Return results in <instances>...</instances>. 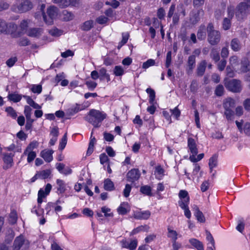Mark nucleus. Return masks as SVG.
Instances as JSON below:
<instances>
[{"label": "nucleus", "instance_id": "obj_26", "mask_svg": "<svg viewBox=\"0 0 250 250\" xmlns=\"http://www.w3.org/2000/svg\"><path fill=\"white\" fill-rule=\"evenodd\" d=\"M189 242L197 250H204L202 243L197 239L192 238L189 240Z\"/></svg>", "mask_w": 250, "mask_h": 250}, {"label": "nucleus", "instance_id": "obj_52", "mask_svg": "<svg viewBox=\"0 0 250 250\" xmlns=\"http://www.w3.org/2000/svg\"><path fill=\"white\" fill-rule=\"evenodd\" d=\"M206 238L207 240L210 242L211 246L210 247H212L213 248H215V241L214 240L210 234V233L208 231H206Z\"/></svg>", "mask_w": 250, "mask_h": 250}, {"label": "nucleus", "instance_id": "obj_47", "mask_svg": "<svg viewBox=\"0 0 250 250\" xmlns=\"http://www.w3.org/2000/svg\"><path fill=\"white\" fill-rule=\"evenodd\" d=\"M49 33L53 37H59L62 35V31L57 28H53L49 31Z\"/></svg>", "mask_w": 250, "mask_h": 250}, {"label": "nucleus", "instance_id": "obj_37", "mask_svg": "<svg viewBox=\"0 0 250 250\" xmlns=\"http://www.w3.org/2000/svg\"><path fill=\"white\" fill-rule=\"evenodd\" d=\"M197 154H192L189 156V160L191 162L195 163L200 161L202 159L204 156V153H201L198 155L196 157Z\"/></svg>", "mask_w": 250, "mask_h": 250}, {"label": "nucleus", "instance_id": "obj_9", "mask_svg": "<svg viewBox=\"0 0 250 250\" xmlns=\"http://www.w3.org/2000/svg\"><path fill=\"white\" fill-rule=\"evenodd\" d=\"M225 85L227 89L233 92H240L242 90L241 82L236 79L226 81Z\"/></svg>", "mask_w": 250, "mask_h": 250}, {"label": "nucleus", "instance_id": "obj_27", "mask_svg": "<svg viewBox=\"0 0 250 250\" xmlns=\"http://www.w3.org/2000/svg\"><path fill=\"white\" fill-rule=\"evenodd\" d=\"M230 47L234 51L240 50L241 48V44L239 40L237 38L232 39L230 42Z\"/></svg>", "mask_w": 250, "mask_h": 250}, {"label": "nucleus", "instance_id": "obj_58", "mask_svg": "<svg viewBox=\"0 0 250 250\" xmlns=\"http://www.w3.org/2000/svg\"><path fill=\"white\" fill-rule=\"evenodd\" d=\"M31 112L32 109L29 106L25 105L24 106V113L26 117H28V118H29V117H31Z\"/></svg>", "mask_w": 250, "mask_h": 250}, {"label": "nucleus", "instance_id": "obj_55", "mask_svg": "<svg viewBox=\"0 0 250 250\" xmlns=\"http://www.w3.org/2000/svg\"><path fill=\"white\" fill-rule=\"evenodd\" d=\"M170 111L173 116H174L176 119H178L181 114L180 110L178 108V107H175L173 109H170Z\"/></svg>", "mask_w": 250, "mask_h": 250}, {"label": "nucleus", "instance_id": "obj_31", "mask_svg": "<svg viewBox=\"0 0 250 250\" xmlns=\"http://www.w3.org/2000/svg\"><path fill=\"white\" fill-rule=\"evenodd\" d=\"M104 188L106 190L111 191L114 189V185L109 179H106L104 181Z\"/></svg>", "mask_w": 250, "mask_h": 250}, {"label": "nucleus", "instance_id": "obj_12", "mask_svg": "<svg viewBox=\"0 0 250 250\" xmlns=\"http://www.w3.org/2000/svg\"><path fill=\"white\" fill-rule=\"evenodd\" d=\"M31 23L29 19H24L20 21L17 34L19 36L26 34L28 30V27Z\"/></svg>", "mask_w": 250, "mask_h": 250}, {"label": "nucleus", "instance_id": "obj_14", "mask_svg": "<svg viewBox=\"0 0 250 250\" xmlns=\"http://www.w3.org/2000/svg\"><path fill=\"white\" fill-rule=\"evenodd\" d=\"M140 175V172L138 169H132L129 171L127 173V181L129 182L133 183L135 181L138 180Z\"/></svg>", "mask_w": 250, "mask_h": 250}, {"label": "nucleus", "instance_id": "obj_42", "mask_svg": "<svg viewBox=\"0 0 250 250\" xmlns=\"http://www.w3.org/2000/svg\"><path fill=\"white\" fill-rule=\"evenodd\" d=\"M8 98L9 100L13 101L14 102H18L21 101V96L18 94H9Z\"/></svg>", "mask_w": 250, "mask_h": 250}, {"label": "nucleus", "instance_id": "obj_5", "mask_svg": "<svg viewBox=\"0 0 250 250\" xmlns=\"http://www.w3.org/2000/svg\"><path fill=\"white\" fill-rule=\"evenodd\" d=\"M250 11V5L247 2L240 3L236 8L235 16L238 21L244 20Z\"/></svg>", "mask_w": 250, "mask_h": 250}, {"label": "nucleus", "instance_id": "obj_59", "mask_svg": "<svg viewBox=\"0 0 250 250\" xmlns=\"http://www.w3.org/2000/svg\"><path fill=\"white\" fill-rule=\"evenodd\" d=\"M108 19L104 16H101L97 18L96 21L99 24H104L107 21Z\"/></svg>", "mask_w": 250, "mask_h": 250}, {"label": "nucleus", "instance_id": "obj_64", "mask_svg": "<svg viewBox=\"0 0 250 250\" xmlns=\"http://www.w3.org/2000/svg\"><path fill=\"white\" fill-rule=\"evenodd\" d=\"M243 130L246 135H250V123H246L245 124Z\"/></svg>", "mask_w": 250, "mask_h": 250}, {"label": "nucleus", "instance_id": "obj_30", "mask_svg": "<svg viewBox=\"0 0 250 250\" xmlns=\"http://www.w3.org/2000/svg\"><path fill=\"white\" fill-rule=\"evenodd\" d=\"M37 173L39 179H45L50 176L51 171L49 169H46L38 171Z\"/></svg>", "mask_w": 250, "mask_h": 250}, {"label": "nucleus", "instance_id": "obj_35", "mask_svg": "<svg viewBox=\"0 0 250 250\" xmlns=\"http://www.w3.org/2000/svg\"><path fill=\"white\" fill-rule=\"evenodd\" d=\"M208 165L210 171L211 172L212 169L215 167L217 165V156L216 155H213L209 159Z\"/></svg>", "mask_w": 250, "mask_h": 250}, {"label": "nucleus", "instance_id": "obj_56", "mask_svg": "<svg viewBox=\"0 0 250 250\" xmlns=\"http://www.w3.org/2000/svg\"><path fill=\"white\" fill-rule=\"evenodd\" d=\"M205 64V63H200L198 67L197 73L198 75L202 76L203 75L206 68Z\"/></svg>", "mask_w": 250, "mask_h": 250}, {"label": "nucleus", "instance_id": "obj_17", "mask_svg": "<svg viewBox=\"0 0 250 250\" xmlns=\"http://www.w3.org/2000/svg\"><path fill=\"white\" fill-rule=\"evenodd\" d=\"M188 147L190 152L193 154H197L198 148L195 140L191 137L188 139Z\"/></svg>", "mask_w": 250, "mask_h": 250}, {"label": "nucleus", "instance_id": "obj_15", "mask_svg": "<svg viewBox=\"0 0 250 250\" xmlns=\"http://www.w3.org/2000/svg\"><path fill=\"white\" fill-rule=\"evenodd\" d=\"M122 247L129 250H134L138 245L137 239L123 240L121 242Z\"/></svg>", "mask_w": 250, "mask_h": 250}, {"label": "nucleus", "instance_id": "obj_39", "mask_svg": "<svg viewBox=\"0 0 250 250\" xmlns=\"http://www.w3.org/2000/svg\"><path fill=\"white\" fill-rule=\"evenodd\" d=\"M114 74L116 76H121L125 73V69L121 66H116L113 70Z\"/></svg>", "mask_w": 250, "mask_h": 250}, {"label": "nucleus", "instance_id": "obj_16", "mask_svg": "<svg viewBox=\"0 0 250 250\" xmlns=\"http://www.w3.org/2000/svg\"><path fill=\"white\" fill-rule=\"evenodd\" d=\"M13 156L14 154L12 153H6L3 155V160L4 162V165L3 168L4 169H7L12 167L13 164Z\"/></svg>", "mask_w": 250, "mask_h": 250}, {"label": "nucleus", "instance_id": "obj_53", "mask_svg": "<svg viewBox=\"0 0 250 250\" xmlns=\"http://www.w3.org/2000/svg\"><path fill=\"white\" fill-rule=\"evenodd\" d=\"M224 91V89L223 86L222 85H218L215 89V94L217 96H221L223 94Z\"/></svg>", "mask_w": 250, "mask_h": 250}, {"label": "nucleus", "instance_id": "obj_2", "mask_svg": "<svg viewBox=\"0 0 250 250\" xmlns=\"http://www.w3.org/2000/svg\"><path fill=\"white\" fill-rule=\"evenodd\" d=\"M180 14H182L183 16H186V11L183 4H180L178 5L176 11L175 5L173 4L169 8L167 14V18H171L172 17L173 23L176 24L179 22Z\"/></svg>", "mask_w": 250, "mask_h": 250}, {"label": "nucleus", "instance_id": "obj_28", "mask_svg": "<svg viewBox=\"0 0 250 250\" xmlns=\"http://www.w3.org/2000/svg\"><path fill=\"white\" fill-rule=\"evenodd\" d=\"M165 170L161 166H157L155 167L154 174L157 179L161 180L163 178L165 174Z\"/></svg>", "mask_w": 250, "mask_h": 250}, {"label": "nucleus", "instance_id": "obj_48", "mask_svg": "<svg viewBox=\"0 0 250 250\" xmlns=\"http://www.w3.org/2000/svg\"><path fill=\"white\" fill-rule=\"evenodd\" d=\"M31 87V91L34 93L40 94L42 91V86L40 84H32Z\"/></svg>", "mask_w": 250, "mask_h": 250}, {"label": "nucleus", "instance_id": "obj_50", "mask_svg": "<svg viewBox=\"0 0 250 250\" xmlns=\"http://www.w3.org/2000/svg\"><path fill=\"white\" fill-rule=\"evenodd\" d=\"M52 1L57 4L59 6L62 7V8L66 7L68 6V2L67 0H52Z\"/></svg>", "mask_w": 250, "mask_h": 250}, {"label": "nucleus", "instance_id": "obj_32", "mask_svg": "<svg viewBox=\"0 0 250 250\" xmlns=\"http://www.w3.org/2000/svg\"><path fill=\"white\" fill-rule=\"evenodd\" d=\"M151 191V188L147 185L143 186L140 188V192L147 196H151L152 195Z\"/></svg>", "mask_w": 250, "mask_h": 250}, {"label": "nucleus", "instance_id": "obj_45", "mask_svg": "<svg viewBox=\"0 0 250 250\" xmlns=\"http://www.w3.org/2000/svg\"><path fill=\"white\" fill-rule=\"evenodd\" d=\"M67 144V133H65L61 140L59 144V149L63 150Z\"/></svg>", "mask_w": 250, "mask_h": 250}, {"label": "nucleus", "instance_id": "obj_6", "mask_svg": "<svg viewBox=\"0 0 250 250\" xmlns=\"http://www.w3.org/2000/svg\"><path fill=\"white\" fill-rule=\"evenodd\" d=\"M17 29V25L14 22H7L0 18V34H13Z\"/></svg>", "mask_w": 250, "mask_h": 250}, {"label": "nucleus", "instance_id": "obj_21", "mask_svg": "<svg viewBox=\"0 0 250 250\" xmlns=\"http://www.w3.org/2000/svg\"><path fill=\"white\" fill-rule=\"evenodd\" d=\"M167 237L171 239L172 241H176L178 237H181V235L173 229L172 227H168L167 228Z\"/></svg>", "mask_w": 250, "mask_h": 250}, {"label": "nucleus", "instance_id": "obj_4", "mask_svg": "<svg viewBox=\"0 0 250 250\" xmlns=\"http://www.w3.org/2000/svg\"><path fill=\"white\" fill-rule=\"evenodd\" d=\"M208 32V41L212 45L218 44L221 38L220 33L214 30L213 25L212 23H209L207 27Z\"/></svg>", "mask_w": 250, "mask_h": 250}, {"label": "nucleus", "instance_id": "obj_40", "mask_svg": "<svg viewBox=\"0 0 250 250\" xmlns=\"http://www.w3.org/2000/svg\"><path fill=\"white\" fill-rule=\"evenodd\" d=\"M210 56L212 58L213 60L215 62H218L220 60L219 54L216 49L213 48L211 50Z\"/></svg>", "mask_w": 250, "mask_h": 250}, {"label": "nucleus", "instance_id": "obj_10", "mask_svg": "<svg viewBox=\"0 0 250 250\" xmlns=\"http://www.w3.org/2000/svg\"><path fill=\"white\" fill-rule=\"evenodd\" d=\"M234 7L232 5H229L227 7L228 17L224 18L223 22V28L224 30L229 29L231 25L230 20L234 15Z\"/></svg>", "mask_w": 250, "mask_h": 250}, {"label": "nucleus", "instance_id": "obj_44", "mask_svg": "<svg viewBox=\"0 0 250 250\" xmlns=\"http://www.w3.org/2000/svg\"><path fill=\"white\" fill-rule=\"evenodd\" d=\"M5 111L7 113L8 115L13 118L16 119L17 117V114L16 111L11 106L6 108Z\"/></svg>", "mask_w": 250, "mask_h": 250}, {"label": "nucleus", "instance_id": "obj_13", "mask_svg": "<svg viewBox=\"0 0 250 250\" xmlns=\"http://www.w3.org/2000/svg\"><path fill=\"white\" fill-rule=\"evenodd\" d=\"M203 15L204 10L202 9L192 11L190 14V22L192 24H196L200 21V17Z\"/></svg>", "mask_w": 250, "mask_h": 250}, {"label": "nucleus", "instance_id": "obj_34", "mask_svg": "<svg viewBox=\"0 0 250 250\" xmlns=\"http://www.w3.org/2000/svg\"><path fill=\"white\" fill-rule=\"evenodd\" d=\"M235 105V101L232 98H228L224 103L225 109H232Z\"/></svg>", "mask_w": 250, "mask_h": 250}, {"label": "nucleus", "instance_id": "obj_29", "mask_svg": "<svg viewBox=\"0 0 250 250\" xmlns=\"http://www.w3.org/2000/svg\"><path fill=\"white\" fill-rule=\"evenodd\" d=\"M100 79L101 81L106 80L107 82L110 81L109 75L106 73V70L104 68H102L100 70Z\"/></svg>", "mask_w": 250, "mask_h": 250}, {"label": "nucleus", "instance_id": "obj_63", "mask_svg": "<svg viewBox=\"0 0 250 250\" xmlns=\"http://www.w3.org/2000/svg\"><path fill=\"white\" fill-rule=\"evenodd\" d=\"M133 122L134 124L138 125L139 127L143 125V121L139 115H136L135 116V118L133 120Z\"/></svg>", "mask_w": 250, "mask_h": 250}, {"label": "nucleus", "instance_id": "obj_3", "mask_svg": "<svg viewBox=\"0 0 250 250\" xmlns=\"http://www.w3.org/2000/svg\"><path fill=\"white\" fill-rule=\"evenodd\" d=\"M33 6V2L30 0H22L19 3L13 4L11 10L16 13H23L31 10Z\"/></svg>", "mask_w": 250, "mask_h": 250}, {"label": "nucleus", "instance_id": "obj_23", "mask_svg": "<svg viewBox=\"0 0 250 250\" xmlns=\"http://www.w3.org/2000/svg\"><path fill=\"white\" fill-rule=\"evenodd\" d=\"M206 28L204 25H201L199 26L197 31V36L198 39L203 40L206 37Z\"/></svg>", "mask_w": 250, "mask_h": 250}, {"label": "nucleus", "instance_id": "obj_18", "mask_svg": "<svg viewBox=\"0 0 250 250\" xmlns=\"http://www.w3.org/2000/svg\"><path fill=\"white\" fill-rule=\"evenodd\" d=\"M54 151L52 149H44L41 152L40 156L46 162L49 163L53 160L52 154Z\"/></svg>", "mask_w": 250, "mask_h": 250}, {"label": "nucleus", "instance_id": "obj_51", "mask_svg": "<svg viewBox=\"0 0 250 250\" xmlns=\"http://www.w3.org/2000/svg\"><path fill=\"white\" fill-rule=\"evenodd\" d=\"M129 37V35L128 33H123L122 34V40L121 42L119 43V44L118 46V48L119 49L121 46L124 45L126 43Z\"/></svg>", "mask_w": 250, "mask_h": 250}, {"label": "nucleus", "instance_id": "obj_25", "mask_svg": "<svg viewBox=\"0 0 250 250\" xmlns=\"http://www.w3.org/2000/svg\"><path fill=\"white\" fill-rule=\"evenodd\" d=\"M56 183L57 185V191L60 193H63L66 188V184L65 182L61 179H57L56 180Z\"/></svg>", "mask_w": 250, "mask_h": 250}, {"label": "nucleus", "instance_id": "obj_46", "mask_svg": "<svg viewBox=\"0 0 250 250\" xmlns=\"http://www.w3.org/2000/svg\"><path fill=\"white\" fill-rule=\"evenodd\" d=\"M23 155L27 156V161L29 163L32 162L36 157V153L35 151H29Z\"/></svg>", "mask_w": 250, "mask_h": 250}, {"label": "nucleus", "instance_id": "obj_43", "mask_svg": "<svg viewBox=\"0 0 250 250\" xmlns=\"http://www.w3.org/2000/svg\"><path fill=\"white\" fill-rule=\"evenodd\" d=\"M146 91L147 93L149 95V103L152 104L155 100V93L154 90L150 88H148L146 89Z\"/></svg>", "mask_w": 250, "mask_h": 250}, {"label": "nucleus", "instance_id": "obj_8", "mask_svg": "<svg viewBox=\"0 0 250 250\" xmlns=\"http://www.w3.org/2000/svg\"><path fill=\"white\" fill-rule=\"evenodd\" d=\"M47 13L48 18L45 14L43 17V21L47 24H52L58 15V9L55 6H50L47 8Z\"/></svg>", "mask_w": 250, "mask_h": 250}, {"label": "nucleus", "instance_id": "obj_20", "mask_svg": "<svg viewBox=\"0 0 250 250\" xmlns=\"http://www.w3.org/2000/svg\"><path fill=\"white\" fill-rule=\"evenodd\" d=\"M43 33V30L41 28H31L29 29L26 34L31 37L39 38Z\"/></svg>", "mask_w": 250, "mask_h": 250}, {"label": "nucleus", "instance_id": "obj_38", "mask_svg": "<svg viewBox=\"0 0 250 250\" xmlns=\"http://www.w3.org/2000/svg\"><path fill=\"white\" fill-rule=\"evenodd\" d=\"M62 17L64 21H69L72 20L74 16L71 12L67 10H64L62 12Z\"/></svg>", "mask_w": 250, "mask_h": 250}, {"label": "nucleus", "instance_id": "obj_7", "mask_svg": "<svg viewBox=\"0 0 250 250\" xmlns=\"http://www.w3.org/2000/svg\"><path fill=\"white\" fill-rule=\"evenodd\" d=\"M29 246V242L23 235L16 238L13 244V250H26Z\"/></svg>", "mask_w": 250, "mask_h": 250}, {"label": "nucleus", "instance_id": "obj_57", "mask_svg": "<svg viewBox=\"0 0 250 250\" xmlns=\"http://www.w3.org/2000/svg\"><path fill=\"white\" fill-rule=\"evenodd\" d=\"M225 115L228 120H231L233 115L232 109H225Z\"/></svg>", "mask_w": 250, "mask_h": 250}, {"label": "nucleus", "instance_id": "obj_33", "mask_svg": "<svg viewBox=\"0 0 250 250\" xmlns=\"http://www.w3.org/2000/svg\"><path fill=\"white\" fill-rule=\"evenodd\" d=\"M96 140L94 137L90 136V142L89 143L88 148L87 151V155H90L94 150V145L96 143Z\"/></svg>", "mask_w": 250, "mask_h": 250}, {"label": "nucleus", "instance_id": "obj_62", "mask_svg": "<svg viewBox=\"0 0 250 250\" xmlns=\"http://www.w3.org/2000/svg\"><path fill=\"white\" fill-rule=\"evenodd\" d=\"M100 163L103 165L109 161L107 156L105 153H102L100 155Z\"/></svg>", "mask_w": 250, "mask_h": 250}, {"label": "nucleus", "instance_id": "obj_60", "mask_svg": "<svg viewBox=\"0 0 250 250\" xmlns=\"http://www.w3.org/2000/svg\"><path fill=\"white\" fill-rule=\"evenodd\" d=\"M131 189V187L129 184H126L125 185V188L124 190V195L125 197H127L129 195V193L130 192Z\"/></svg>", "mask_w": 250, "mask_h": 250}, {"label": "nucleus", "instance_id": "obj_11", "mask_svg": "<svg viewBox=\"0 0 250 250\" xmlns=\"http://www.w3.org/2000/svg\"><path fill=\"white\" fill-rule=\"evenodd\" d=\"M52 188V186L50 184H47L44 189L41 188L38 193V204L39 207L43 202V199L45 198L49 194Z\"/></svg>", "mask_w": 250, "mask_h": 250}, {"label": "nucleus", "instance_id": "obj_22", "mask_svg": "<svg viewBox=\"0 0 250 250\" xmlns=\"http://www.w3.org/2000/svg\"><path fill=\"white\" fill-rule=\"evenodd\" d=\"M194 214L198 222L204 223L205 222V218L203 213L199 210V208L194 205L193 207Z\"/></svg>", "mask_w": 250, "mask_h": 250}, {"label": "nucleus", "instance_id": "obj_24", "mask_svg": "<svg viewBox=\"0 0 250 250\" xmlns=\"http://www.w3.org/2000/svg\"><path fill=\"white\" fill-rule=\"evenodd\" d=\"M117 211L120 214L124 215L129 211L128 204L127 203L124 202L122 203L118 208Z\"/></svg>", "mask_w": 250, "mask_h": 250}, {"label": "nucleus", "instance_id": "obj_1", "mask_svg": "<svg viewBox=\"0 0 250 250\" xmlns=\"http://www.w3.org/2000/svg\"><path fill=\"white\" fill-rule=\"evenodd\" d=\"M106 117V114L103 111L92 109L84 117V120L94 126L95 128L99 127L102 122Z\"/></svg>", "mask_w": 250, "mask_h": 250}, {"label": "nucleus", "instance_id": "obj_49", "mask_svg": "<svg viewBox=\"0 0 250 250\" xmlns=\"http://www.w3.org/2000/svg\"><path fill=\"white\" fill-rule=\"evenodd\" d=\"M93 27V21H86L82 26V29L85 31L89 30Z\"/></svg>", "mask_w": 250, "mask_h": 250}, {"label": "nucleus", "instance_id": "obj_61", "mask_svg": "<svg viewBox=\"0 0 250 250\" xmlns=\"http://www.w3.org/2000/svg\"><path fill=\"white\" fill-rule=\"evenodd\" d=\"M83 213L88 217H92L94 214L93 211L88 208H84L83 210Z\"/></svg>", "mask_w": 250, "mask_h": 250}, {"label": "nucleus", "instance_id": "obj_54", "mask_svg": "<svg viewBox=\"0 0 250 250\" xmlns=\"http://www.w3.org/2000/svg\"><path fill=\"white\" fill-rule=\"evenodd\" d=\"M102 211L104 214L105 217H110L113 216V213L110 212L111 209L106 207H103L101 208Z\"/></svg>", "mask_w": 250, "mask_h": 250}, {"label": "nucleus", "instance_id": "obj_36", "mask_svg": "<svg viewBox=\"0 0 250 250\" xmlns=\"http://www.w3.org/2000/svg\"><path fill=\"white\" fill-rule=\"evenodd\" d=\"M39 146V143L36 141L31 142L24 150L23 154H26L28 151H33V149L37 148Z\"/></svg>", "mask_w": 250, "mask_h": 250}, {"label": "nucleus", "instance_id": "obj_41", "mask_svg": "<svg viewBox=\"0 0 250 250\" xmlns=\"http://www.w3.org/2000/svg\"><path fill=\"white\" fill-rule=\"evenodd\" d=\"M189 198H181L178 201L179 206L181 208H185L188 206Z\"/></svg>", "mask_w": 250, "mask_h": 250}, {"label": "nucleus", "instance_id": "obj_19", "mask_svg": "<svg viewBox=\"0 0 250 250\" xmlns=\"http://www.w3.org/2000/svg\"><path fill=\"white\" fill-rule=\"evenodd\" d=\"M150 212L148 210L136 211L134 212L133 217L136 219H147L150 216Z\"/></svg>", "mask_w": 250, "mask_h": 250}]
</instances>
